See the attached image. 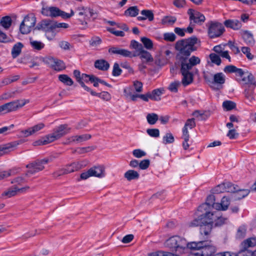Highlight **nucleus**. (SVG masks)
<instances>
[{
  "mask_svg": "<svg viewBox=\"0 0 256 256\" xmlns=\"http://www.w3.org/2000/svg\"><path fill=\"white\" fill-rule=\"evenodd\" d=\"M228 222L226 218L222 216L218 212L198 214V216L188 223L190 228L200 226V232L204 239H207L213 226H220Z\"/></svg>",
  "mask_w": 256,
  "mask_h": 256,
  "instance_id": "f257e3e1",
  "label": "nucleus"
},
{
  "mask_svg": "<svg viewBox=\"0 0 256 256\" xmlns=\"http://www.w3.org/2000/svg\"><path fill=\"white\" fill-rule=\"evenodd\" d=\"M198 42L196 36L178 40L175 44L176 54V64H185L189 62L190 56L192 52L197 50L196 44Z\"/></svg>",
  "mask_w": 256,
  "mask_h": 256,
  "instance_id": "f03ea898",
  "label": "nucleus"
},
{
  "mask_svg": "<svg viewBox=\"0 0 256 256\" xmlns=\"http://www.w3.org/2000/svg\"><path fill=\"white\" fill-rule=\"evenodd\" d=\"M200 62V60L198 57L192 56L188 64H176L180 68V72L183 76L182 83L184 86H186L192 82L193 74L190 70Z\"/></svg>",
  "mask_w": 256,
  "mask_h": 256,
  "instance_id": "7ed1b4c3",
  "label": "nucleus"
},
{
  "mask_svg": "<svg viewBox=\"0 0 256 256\" xmlns=\"http://www.w3.org/2000/svg\"><path fill=\"white\" fill-rule=\"evenodd\" d=\"M238 76L241 78L242 84L245 87L244 94L246 98L252 102L253 99L254 90L256 86V82L252 74L248 71H240Z\"/></svg>",
  "mask_w": 256,
  "mask_h": 256,
  "instance_id": "20e7f679",
  "label": "nucleus"
},
{
  "mask_svg": "<svg viewBox=\"0 0 256 256\" xmlns=\"http://www.w3.org/2000/svg\"><path fill=\"white\" fill-rule=\"evenodd\" d=\"M164 246L172 252L181 253L188 246V242L184 238L174 236L166 240Z\"/></svg>",
  "mask_w": 256,
  "mask_h": 256,
  "instance_id": "39448f33",
  "label": "nucleus"
},
{
  "mask_svg": "<svg viewBox=\"0 0 256 256\" xmlns=\"http://www.w3.org/2000/svg\"><path fill=\"white\" fill-rule=\"evenodd\" d=\"M54 157L50 156L41 160H36L26 166L29 170L25 174V176L28 174H34L36 172L42 171L44 168V165L54 160Z\"/></svg>",
  "mask_w": 256,
  "mask_h": 256,
  "instance_id": "423d86ee",
  "label": "nucleus"
},
{
  "mask_svg": "<svg viewBox=\"0 0 256 256\" xmlns=\"http://www.w3.org/2000/svg\"><path fill=\"white\" fill-rule=\"evenodd\" d=\"M28 100H20L10 102L0 106V114H6L13 111H16L24 106Z\"/></svg>",
  "mask_w": 256,
  "mask_h": 256,
  "instance_id": "0eeeda50",
  "label": "nucleus"
},
{
  "mask_svg": "<svg viewBox=\"0 0 256 256\" xmlns=\"http://www.w3.org/2000/svg\"><path fill=\"white\" fill-rule=\"evenodd\" d=\"M105 176V167L103 165H97L92 167L86 172L82 173L80 178L86 180L91 176L102 178L104 177Z\"/></svg>",
  "mask_w": 256,
  "mask_h": 256,
  "instance_id": "6e6552de",
  "label": "nucleus"
},
{
  "mask_svg": "<svg viewBox=\"0 0 256 256\" xmlns=\"http://www.w3.org/2000/svg\"><path fill=\"white\" fill-rule=\"evenodd\" d=\"M207 26H208V35L211 38L220 36L225 30L222 24L217 22L210 21Z\"/></svg>",
  "mask_w": 256,
  "mask_h": 256,
  "instance_id": "1a4fd4ad",
  "label": "nucleus"
},
{
  "mask_svg": "<svg viewBox=\"0 0 256 256\" xmlns=\"http://www.w3.org/2000/svg\"><path fill=\"white\" fill-rule=\"evenodd\" d=\"M70 128L67 124H62L54 130L52 134L46 136V139L50 142H54L69 132Z\"/></svg>",
  "mask_w": 256,
  "mask_h": 256,
  "instance_id": "9d476101",
  "label": "nucleus"
},
{
  "mask_svg": "<svg viewBox=\"0 0 256 256\" xmlns=\"http://www.w3.org/2000/svg\"><path fill=\"white\" fill-rule=\"evenodd\" d=\"M216 248L212 245H206V242L203 244L200 252H194V256H214L216 254Z\"/></svg>",
  "mask_w": 256,
  "mask_h": 256,
  "instance_id": "9b49d317",
  "label": "nucleus"
},
{
  "mask_svg": "<svg viewBox=\"0 0 256 256\" xmlns=\"http://www.w3.org/2000/svg\"><path fill=\"white\" fill-rule=\"evenodd\" d=\"M44 62L57 71H60L65 68L64 64L62 61L55 59L52 57L44 58Z\"/></svg>",
  "mask_w": 256,
  "mask_h": 256,
  "instance_id": "f8f14e48",
  "label": "nucleus"
},
{
  "mask_svg": "<svg viewBox=\"0 0 256 256\" xmlns=\"http://www.w3.org/2000/svg\"><path fill=\"white\" fill-rule=\"evenodd\" d=\"M54 21L50 20H44L38 24L36 29L42 30L46 32H54Z\"/></svg>",
  "mask_w": 256,
  "mask_h": 256,
  "instance_id": "ddd939ff",
  "label": "nucleus"
},
{
  "mask_svg": "<svg viewBox=\"0 0 256 256\" xmlns=\"http://www.w3.org/2000/svg\"><path fill=\"white\" fill-rule=\"evenodd\" d=\"M215 202V196L213 194L209 195L206 198V202L198 207V212L202 214L210 212L209 210L211 209V206Z\"/></svg>",
  "mask_w": 256,
  "mask_h": 256,
  "instance_id": "4468645a",
  "label": "nucleus"
},
{
  "mask_svg": "<svg viewBox=\"0 0 256 256\" xmlns=\"http://www.w3.org/2000/svg\"><path fill=\"white\" fill-rule=\"evenodd\" d=\"M190 15V20L194 23L201 25L205 21V16L202 13L189 9L188 12Z\"/></svg>",
  "mask_w": 256,
  "mask_h": 256,
  "instance_id": "2eb2a0df",
  "label": "nucleus"
},
{
  "mask_svg": "<svg viewBox=\"0 0 256 256\" xmlns=\"http://www.w3.org/2000/svg\"><path fill=\"white\" fill-rule=\"evenodd\" d=\"M61 10L57 7L50 6L42 8V14L46 16H50L56 18L60 16V12Z\"/></svg>",
  "mask_w": 256,
  "mask_h": 256,
  "instance_id": "dca6fc26",
  "label": "nucleus"
},
{
  "mask_svg": "<svg viewBox=\"0 0 256 256\" xmlns=\"http://www.w3.org/2000/svg\"><path fill=\"white\" fill-rule=\"evenodd\" d=\"M108 52L110 54H118L123 57L132 58L134 56V54L131 52L118 47L110 48L108 49Z\"/></svg>",
  "mask_w": 256,
  "mask_h": 256,
  "instance_id": "f3484780",
  "label": "nucleus"
},
{
  "mask_svg": "<svg viewBox=\"0 0 256 256\" xmlns=\"http://www.w3.org/2000/svg\"><path fill=\"white\" fill-rule=\"evenodd\" d=\"M76 11L78 12V14L79 17L78 20L80 22L81 24L82 25H86L87 24L86 20L89 18L86 14L87 8H84V6L78 7L76 8Z\"/></svg>",
  "mask_w": 256,
  "mask_h": 256,
  "instance_id": "a211bd4d",
  "label": "nucleus"
},
{
  "mask_svg": "<svg viewBox=\"0 0 256 256\" xmlns=\"http://www.w3.org/2000/svg\"><path fill=\"white\" fill-rule=\"evenodd\" d=\"M226 76L222 72H218L214 74L212 84H216L218 89L222 88V85L224 84L226 81Z\"/></svg>",
  "mask_w": 256,
  "mask_h": 256,
  "instance_id": "6ab92c4d",
  "label": "nucleus"
},
{
  "mask_svg": "<svg viewBox=\"0 0 256 256\" xmlns=\"http://www.w3.org/2000/svg\"><path fill=\"white\" fill-rule=\"evenodd\" d=\"M140 14L143 16H139L137 17V19L139 21H142L148 19L149 21H152L154 19V14L152 11L149 10H144L141 11Z\"/></svg>",
  "mask_w": 256,
  "mask_h": 256,
  "instance_id": "aec40b11",
  "label": "nucleus"
},
{
  "mask_svg": "<svg viewBox=\"0 0 256 256\" xmlns=\"http://www.w3.org/2000/svg\"><path fill=\"white\" fill-rule=\"evenodd\" d=\"M85 164L82 162H73L66 166L68 174L77 171L84 166Z\"/></svg>",
  "mask_w": 256,
  "mask_h": 256,
  "instance_id": "412c9836",
  "label": "nucleus"
},
{
  "mask_svg": "<svg viewBox=\"0 0 256 256\" xmlns=\"http://www.w3.org/2000/svg\"><path fill=\"white\" fill-rule=\"evenodd\" d=\"M91 135L89 134H84L80 136H74L70 137L68 139L69 142H85L91 138Z\"/></svg>",
  "mask_w": 256,
  "mask_h": 256,
  "instance_id": "4be33fe9",
  "label": "nucleus"
},
{
  "mask_svg": "<svg viewBox=\"0 0 256 256\" xmlns=\"http://www.w3.org/2000/svg\"><path fill=\"white\" fill-rule=\"evenodd\" d=\"M224 26L227 28L238 30L242 27L241 22L237 20H228L224 22Z\"/></svg>",
  "mask_w": 256,
  "mask_h": 256,
  "instance_id": "5701e85b",
  "label": "nucleus"
},
{
  "mask_svg": "<svg viewBox=\"0 0 256 256\" xmlns=\"http://www.w3.org/2000/svg\"><path fill=\"white\" fill-rule=\"evenodd\" d=\"M94 66L100 70L106 71L109 68L110 64L106 60L101 59L96 60Z\"/></svg>",
  "mask_w": 256,
  "mask_h": 256,
  "instance_id": "b1692460",
  "label": "nucleus"
},
{
  "mask_svg": "<svg viewBox=\"0 0 256 256\" xmlns=\"http://www.w3.org/2000/svg\"><path fill=\"white\" fill-rule=\"evenodd\" d=\"M205 242V241L192 242L190 243L188 242V246L186 248H188L192 250H193L194 252H192V254H193L194 252H200L202 248L203 244Z\"/></svg>",
  "mask_w": 256,
  "mask_h": 256,
  "instance_id": "393cba45",
  "label": "nucleus"
},
{
  "mask_svg": "<svg viewBox=\"0 0 256 256\" xmlns=\"http://www.w3.org/2000/svg\"><path fill=\"white\" fill-rule=\"evenodd\" d=\"M243 250H248L250 247H254L256 246V238L252 237L244 240L241 244Z\"/></svg>",
  "mask_w": 256,
  "mask_h": 256,
  "instance_id": "a878e982",
  "label": "nucleus"
},
{
  "mask_svg": "<svg viewBox=\"0 0 256 256\" xmlns=\"http://www.w3.org/2000/svg\"><path fill=\"white\" fill-rule=\"evenodd\" d=\"M124 177L127 180L130 182L132 180L138 179L140 174L138 172L134 170H130L124 173Z\"/></svg>",
  "mask_w": 256,
  "mask_h": 256,
  "instance_id": "bb28decb",
  "label": "nucleus"
},
{
  "mask_svg": "<svg viewBox=\"0 0 256 256\" xmlns=\"http://www.w3.org/2000/svg\"><path fill=\"white\" fill-rule=\"evenodd\" d=\"M24 45L20 42L16 44L12 50V56L14 58H17L21 53Z\"/></svg>",
  "mask_w": 256,
  "mask_h": 256,
  "instance_id": "cd10ccee",
  "label": "nucleus"
},
{
  "mask_svg": "<svg viewBox=\"0 0 256 256\" xmlns=\"http://www.w3.org/2000/svg\"><path fill=\"white\" fill-rule=\"evenodd\" d=\"M36 22V19L34 16H28L24 17L23 21L22 22V26H26L31 28H33Z\"/></svg>",
  "mask_w": 256,
  "mask_h": 256,
  "instance_id": "c85d7f7f",
  "label": "nucleus"
},
{
  "mask_svg": "<svg viewBox=\"0 0 256 256\" xmlns=\"http://www.w3.org/2000/svg\"><path fill=\"white\" fill-rule=\"evenodd\" d=\"M242 36L244 41L247 44L250 46H252L254 44V40L252 34L250 32L247 30L244 31L242 33Z\"/></svg>",
  "mask_w": 256,
  "mask_h": 256,
  "instance_id": "c756f323",
  "label": "nucleus"
},
{
  "mask_svg": "<svg viewBox=\"0 0 256 256\" xmlns=\"http://www.w3.org/2000/svg\"><path fill=\"white\" fill-rule=\"evenodd\" d=\"M88 92H90L92 96H98L100 98L108 101L110 99V94L106 92H102L100 93H96L95 92L93 91L90 88V90H86Z\"/></svg>",
  "mask_w": 256,
  "mask_h": 256,
  "instance_id": "7c9ffc66",
  "label": "nucleus"
},
{
  "mask_svg": "<svg viewBox=\"0 0 256 256\" xmlns=\"http://www.w3.org/2000/svg\"><path fill=\"white\" fill-rule=\"evenodd\" d=\"M138 56L142 60H144L146 62H152L154 59L151 54L143 48L139 52Z\"/></svg>",
  "mask_w": 256,
  "mask_h": 256,
  "instance_id": "2f4dec72",
  "label": "nucleus"
},
{
  "mask_svg": "<svg viewBox=\"0 0 256 256\" xmlns=\"http://www.w3.org/2000/svg\"><path fill=\"white\" fill-rule=\"evenodd\" d=\"M12 24V20L10 16L2 17L0 21V24L6 30L8 29Z\"/></svg>",
  "mask_w": 256,
  "mask_h": 256,
  "instance_id": "473e14b6",
  "label": "nucleus"
},
{
  "mask_svg": "<svg viewBox=\"0 0 256 256\" xmlns=\"http://www.w3.org/2000/svg\"><path fill=\"white\" fill-rule=\"evenodd\" d=\"M250 190L246 189H240L238 188V190L234 194V198L236 200H240L247 196Z\"/></svg>",
  "mask_w": 256,
  "mask_h": 256,
  "instance_id": "72a5a7b5",
  "label": "nucleus"
},
{
  "mask_svg": "<svg viewBox=\"0 0 256 256\" xmlns=\"http://www.w3.org/2000/svg\"><path fill=\"white\" fill-rule=\"evenodd\" d=\"M139 12V10L136 6H132L128 8L124 12V15L126 16L134 17L136 16Z\"/></svg>",
  "mask_w": 256,
  "mask_h": 256,
  "instance_id": "f704fd0d",
  "label": "nucleus"
},
{
  "mask_svg": "<svg viewBox=\"0 0 256 256\" xmlns=\"http://www.w3.org/2000/svg\"><path fill=\"white\" fill-rule=\"evenodd\" d=\"M74 75L77 82L80 84L81 86L82 87L84 90L86 91L90 90V88L85 85L82 81L80 80L81 77H82V74H81L80 72L78 70H74Z\"/></svg>",
  "mask_w": 256,
  "mask_h": 256,
  "instance_id": "c9c22d12",
  "label": "nucleus"
},
{
  "mask_svg": "<svg viewBox=\"0 0 256 256\" xmlns=\"http://www.w3.org/2000/svg\"><path fill=\"white\" fill-rule=\"evenodd\" d=\"M58 80L62 82L67 86H72L74 82L72 79L66 74H60L58 76Z\"/></svg>",
  "mask_w": 256,
  "mask_h": 256,
  "instance_id": "e433bc0d",
  "label": "nucleus"
},
{
  "mask_svg": "<svg viewBox=\"0 0 256 256\" xmlns=\"http://www.w3.org/2000/svg\"><path fill=\"white\" fill-rule=\"evenodd\" d=\"M162 93L160 89H155L152 92H150V99L155 101L160 100V96L162 95Z\"/></svg>",
  "mask_w": 256,
  "mask_h": 256,
  "instance_id": "4c0bfd02",
  "label": "nucleus"
},
{
  "mask_svg": "<svg viewBox=\"0 0 256 256\" xmlns=\"http://www.w3.org/2000/svg\"><path fill=\"white\" fill-rule=\"evenodd\" d=\"M18 194L16 187L14 186L8 188L2 194V196H6L8 198L15 196Z\"/></svg>",
  "mask_w": 256,
  "mask_h": 256,
  "instance_id": "58836bf2",
  "label": "nucleus"
},
{
  "mask_svg": "<svg viewBox=\"0 0 256 256\" xmlns=\"http://www.w3.org/2000/svg\"><path fill=\"white\" fill-rule=\"evenodd\" d=\"M242 69L237 68L236 66L233 65H228L226 66L224 68V72L226 73H232L235 72L237 76H238L240 71L242 70Z\"/></svg>",
  "mask_w": 256,
  "mask_h": 256,
  "instance_id": "ea45409f",
  "label": "nucleus"
},
{
  "mask_svg": "<svg viewBox=\"0 0 256 256\" xmlns=\"http://www.w3.org/2000/svg\"><path fill=\"white\" fill-rule=\"evenodd\" d=\"M226 192L234 193L238 188V186L234 185L230 182H224Z\"/></svg>",
  "mask_w": 256,
  "mask_h": 256,
  "instance_id": "a19ab883",
  "label": "nucleus"
},
{
  "mask_svg": "<svg viewBox=\"0 0 256 256\" xmlns=\"http://www.w3.org/2000/svg\"><path fill=\"white\" fill-rule=\"evenodd\" d=\"M146 120L149 124H154L158 120V116L154 113L148 114L146 116Z\"/></svg>",
  "mask_w": 256,
  "mask_h": 256,
  "instance_id": "79ce46f5",
  "label": "nucleus"
},
{
  "mask_svg": "<svg viewBox=\"0 0 256 256\" xmlns=\"http://www.w3.org/2000/svg\"><path fill=\"white\" fill-rule=\"evenodd\" d=\"M30 44L35 50H40L44 48V44L40 42L30 39Z\"/></svg>",
  "mask_w": 256,
  "mask_h": 256,
  "instance_id": "37998d69",
  "label": "nucleus"
},
{
  "mask_svg": "<svg viewBox=\"0 0 256 256\" xmlns=\"http://www.w3.org/2000/svg\"><path fill=\"white\" fill-rule=\"evenodd\" d=\"M102 43V40L98 36H93L89 41L90 45L91 47L96 48Z\"/></svg>",
  "mask_w": 256,
  "mask_h": 256,
  "instance_id": "c03bdc74",
  "label": "nucleus"
},
{
  "mask_svg": "<svg viewBox=\"0 0 256 256\" xmlns=\"http://www.w3.org/2000/svg\"><path fill=\"white\" fill-rule=\"evenodd\" d=\"M141 41L144 47L148 50H151L153 48V43L151 40L146 37L141 38Z\"/></svg>",
  "mask_w": 256,
  "mask_h": 256,
  "instance_id": "a18cd8bd",
  "label": "nucleus"
},
{
  "mask_svg": "<svg viewBox=\"0 0 256 256\" xmlns=\"http://www.w3.org/2000/svg\"><path fill=\"white\" fill-rule=\"evenodd\" d=\"M209 57L212 63L215 64L217 66L220 64L222 61L219 56L214 53H212L210 54Z\"/></svg>",
  "mask_w": 256,
  "mask_h": 256,
  "instance_id": "49530a36",
  "label": "nucleus"
},
{
  "mask_svg": "<svg viewBox=\"0 0 256 256\" xmlns=\"http://www.w3.org/2000/svg\"><path fill=\"white\" fill-rule=\"evenodd\" d=\"M222 106L227 110H230L236 108V104L232 101L226 100L223 102Z\"/></svg>",
  "mask_w": 256,
  "mask_h": 256,
  "instance_id": "de8ad7c7",
  "label": "nucleus"
},
{
  "mask_svg": "<svg viewBox=\"0 0 256 256\" xmlns=\"http://www.w3.org/2000/svg\"><path fill=\"white\" fill-rule=\"evenodd\" d=\"M176 20L174 16H165L162 20V23L164 24H172Z\"/></svg>",
  "mask_w": 256,
  "mask_h": 256,
  "instance_id": "09e8293b",
  "label": "nucleus"
},
{
  "mask_svg": "<svg viewBox=\"0 0 256 256\" xmlns=\"http://www.w3.org/2000/svg\"><path fill=\"white\" fill-rule=\"evenodd\" d=\"M212 192L214 194H219L226 192L224 182L214 187L212 190Z\"/></svg>",
  "mask_w": 256,
  "mask_h": 256,
  "instance_id": "8fccbe9b",
  "label": "nucleus"
},
{
  "mask_svg": "<svg viewBox=\"0 0 256 256\" xmlns=\"http://www.w3.org/2000/svg\"><path fill=\"white\" fill-rule=\"evenodd\" d=\"M174 140V137L171 133H167L163 137V143L164 144H172Z\"/></svg>",
  "mask_w": 256,
  "mask_h": 256,
  "instance_id": "3c124183",
  "label": "nucleus"
},
{
  "mask_svg": "<svg viewBox=\"0 0 256 256\" xmlns=\"http://www.w3.org/2000/svg\"><path fill=\"white\" fill-rule=\"evenodd\" d=\"M13 146L11 144H8L0 146V156H3L8 152V150Z\"/></svg>",
  "mask_w": 256,
  "mask_h": 256,
  "instance_id": "603ef678",
  "label": "nucleus"
},
{
  "mask_svg": "<svg viewBox=\"0 0 256 256\" xmlns=\"http://www.w3.org/2000/svg\"><path fill=\"white\" fill-rule=\"evenodd\" d=\"M180 85V82L179 81H174L170 84L168 90L172 92H177L178 90V88Z\"/></svg>",
  "mask_w": 256,
  "mask_h": 256,
  "instance_id": "864d4df0",
  "label": "nucleus"
},
{
  "mask_svg": "<svg viewBox=\"0 0 256 256\" xmlns=\"http://www.w3.org/2000/svg\"><path fill=\"white\" fill-rule=\"evenodd\" d=\"M27 181L23 176H19L12 179L11 181L12 184H16L18 185H22Z\"/></svg>",
  "mask_w": 256,
  "mask_h": 256,
  "instance_id": "5fc2aeb1",
  "label": "nucleus"
},
{
  "mask_svg": "<svg viewBox=\"0 0 256 256\" xmlns=\"http://www.w3.org/2000/svg\"><path fill=\"white\" fill-rule=\"evenodd\" d=\"M148 134L152 137L158 138L160 136V131L157 128H149L146 130Z\"/></svg>",
  "mask_w": 256,
  "mask_h": 256,
  "instance_id": "6e6d98bb",
  "label": "nucleus"
},
{
  "mask_svg": "<svg viewBox=\"0 0 256 256\" xmlns=\"http://www.w3.org/2000/svg\"><path fill=\"white\" fill-rule=\"evenodd\" d=\"M176 38V35L172 32H166L164 34V39L168 42H174Z\"/></svg>",
  "mask_w": 256,
  "mask_h": 256,
  "instance_id": "4d7b16f0",
  "label": "nucleus"
},
{
  "mask_svg": "<svg viewBox=\"0 0 256 256\" xmlns=\"http://www.w3.org/2000/svg\"><path fill=\"white\" fill-rule=\"evenodd\" d=\"M242 52L245 54L248 60H252L254 56L250 53V50L248 47L243 46L242 48Z\"/></svg>",
  "mask_w": 256,
  "mask_h": 256,
  "instance_id": "13d9d810",
  "label": "nucleus"
},
{
  "mask_svg": "<svg viewBox=\"0 0 256 256\" xmlns=\"http://www.w3.org/2000/svg\"><path fill=\"white\" fill-rule=\"evenodd\" d=\"M150 164V161L149 160H144L139 162V168L140 170H144L147 169Z\"/></svg>",
  "mask_w": 256,
  "mask_h": 256,
  "instance_id": "bf43d9fd",
  "label": "nucleus"
},
{
  "mask_svg": "<svg viewBox=\"0 0 256 256\" xmlns=\"http://www.w3.org/2000/svg\"><path fill=\"white\" fill-rule=\"evenodd\" d=\"M220 203L223 208V210H226L228 209L230 204V199L226 196H224L221 200Z\"/></svg>",
  "mask_w": 256,
  "mask_h": 256,
  "instance_id": "052dcab7",
  "label": "nucleus"
},
{
  "mask_svg": "<svg viewBox=\"0 0 256 256\" xmlns=\"http://www.w3.org/2000/svg\"><path fill=\"white\" fill-rule=\"evenodd\" d=\"M44 126V123L41 122L36 125H34L32 127H30V128L33 134H34L37 132H38L40 131V130H42Z\"/></svg>",
  "mask_w": 256,
  "mask_h": 256,
  "instance_id": "680f3d73",
  "label": "nucleus"
},
{
  "mask_svg": "<svg viewBox=\"0 0 256 256\" xmlns=\"http://www.w3.org/2000/svg\"><path fill=\"white\" fill-rule=\"evenodd\" d=\"M122 73V70L120 68L118 63H114L112 70V75L115 76H120Z\"/></svg>",
  "mask_w": 256,
  "mask_h": 256,
  "instance_id": "e2e57ef3",
  "label": "nucleus"
},
{
  "mask_svg": "<svg viewBox=\"0 0 256 256\" xmlns=\"http://www.w3.org/2000/svg\"><path fill=\"white\" fill-rule=\"evenodd\" d=\"M107 30L110 32L111 34L115 35L117 36H124V33L122 31H120V30H116L114 28H108Z\"/></svg>",
  "mask_w": 256,
  "mask_h": 256,
  "instance_id": "0e129e2a",
  "label": "nucleus"
},
{
  "mask_svg": "<svg viewBox=\"0 0 256 256\" xmlns=\"http://www.w3.org/2000/svg\"><path fill=\"white\" fill-rule=\"evenodd\" d=\"M132 154L135 157L137 158H140L146 155V153L140 149H136L134 150L132 152Z\"/></svg>",
  "mask_w": 256,
  "mask_h": 256,
  "instance_id": "69168bd1",
  "label": "nucleus"
},
{
  "mask_svg": "<svg viewBox=\"0 0 256 256\" xmlns=\"http://www.w3.org/2000/svg\"><path fill=\"white\" fill-rule=\"evenodd\" d=\"M142 83L140 81L136 80L134 82V86L136 91L140 92L142 91Z\"/></svg>",
  "mask_w": 256,
  "mask_h": 256,
  "instance_id": "338daca9",
  "label": "nucleus"
},
{
  "mask_svg": "<svg viewBox=\"0 0 256 256\" xmlns=\"http://www.w3.org/2000/svg\"><path fill=\"white\" fill-rule=\"evenodd\" d=\"M249 250H243L242 248L238 253L234 254L232 253V256H250V254H248Z\"/></svg>",
  "mask_w": 256,
  "mask_h": 256,
  "instance_id": "774afa93",
  "label": "nucleus"
}]
</instances>
